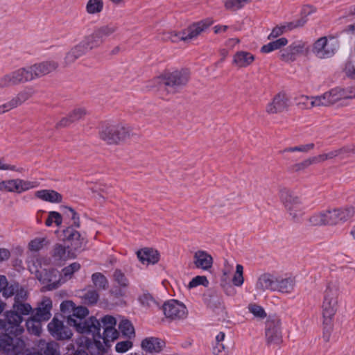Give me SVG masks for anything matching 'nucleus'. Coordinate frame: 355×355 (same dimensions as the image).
Listing matches in <instances>:
<instances>
[{"mask_svg":"<svg viewBox=\"0 0 355 355\" xmlns=\"http://www.w3.org/2000/svg\"><path fill=\"white\" fill-rule=\"evenodd\" d=\"M100 331L98 333L99 336L90 333L89 335H92V338L81 336L76 340L78 349L85 350L88 355H104L107 351L99 339L102 338L105 345H107L110 340L114 341L118 338L119 332L115 327H105L102 335Z\"/></svg>","mask_w":355,"mask_h":355,"instance_id":"1","label":"nucleus"},{"mask_svg":"<svg viewBox=\"0 0 355 355\" xmlns=\"http://www.w3.org/2000/svg\"><path fill=\"white\" fill-rule=\"evenodd\" d=\"M89 314V310L83 306H75L72 314L67 315V323L69 327H73L75 330L81 334H89L92 333L98 334L101 324L94 316L88 319L85 317Z\"/></svg>","mask_w":355,"mask_h":355,"instance_id":"2","label":"nucleus"},{"mask_svg":"<svg viewBox=\"0 0 355 355\" xmlns=\"http://www.w3.org/2000/svg\"><path fill=\"white\" fill-rule=\"evenodd\" d=\"M355 98V85L347 87L346 88L335 87L326 92L320 96L312 97L309 98L308 96H302L301 100H303L302 103L309 107L315 106H328L331 104L339 101L341 99L353 98Z\"/></svg>","mask_w":355,"mask_h":355,"instance_id":"3","label":"nucleus"},{"mask_svg":"<svg viewBox=\"0 0 355 355\" xmlns=\"http://www.w3.org/2000/svg\"><path fill=\"white\" fill-rule=\"evenodd\" d=\"M338 291L336 288L327 286L324 295L322 304L323 334L322 339L327 343L330 340L333 330V320L336 313Z\"/></svg>","mask_w":355,"mask_h":355,"instance_id":"4","label":"nucleus"},{"mask_svg":"<svg viewBox=\"0 0 355 355\" xmlns=\"http://www.w3.org/2000/svg\"><path fill=\"white\" fill-rule=\"evenodd\" d=\"M22 321L23 317L14 309L6 311L4 313V319L0 320V329L4 330L7 334L1 343L8 350L15 349V338L10 335L17 336L23 333L24 328L20 325Z\"/></svg>","mask_w":355,"mask_h":355,"instance_id":"5","label":"nucleus"},{"mask_svg":"<svg viewBox=\"0 0 355 355\" xmlns=\"http://www.w3.org/2000/svg\"><path fill=\"white\" fill-rule=\"evenodd\" d=\"M355 214V209L352 206L327 210L314 214L309 218L313 225H335L340 222H345Z\"/></svg>","mask_w":355,"mask_h":355,"instance_id":"6","label":"nucleus"},{"mask_svg":"<svg viewBox=\"0 0 355 355\" xmlns=\"http://www.w3.org/2000/svg\"><path fill=\"white\" fill-rule=\"evenodd\" d=\"M189 78V70L183 68L173 71H164L155 79V82L158 84L159 89H165L168 93H175L187 84Z\"/></svg>","mask_w":355,"mask_h":355,"instance_id":"7","label":"nucleus"},{"mask_svg":"<svg viewBox=\"0 0 355 355\" xmlns=\"http://www.w3.org/2000/svg\"><path fill=\"white\" fill-rule=\"evenodd\" d=\"M340 33L329 35L318 38L312 47L313 53L320 59L333 57L340 49Z\"/></svg>","mask_w":355,"mask_h":355,"instance_id":"8","label":"nucleus"},{"mask_svg":"<svg viewBox=\"0 0 355 355\" xmlns=\"http://www.w3.org/2000/svg\"><path fill=\"white\" fill-rule=\"evenodd\" d=\"M98 134L100 138L107 144H118L130 137V130L120 124L104 123Z\"/></svg>","mask_w":355,"mask_h":355,"instance_id":"9","label":"nucleus"},{"mask_svg":"<svg viewBox=\"0 0 355 355\" xmlns=\"http://www.w3.org/2000/svg\"><path fill=\"white\" fill-rule=\"evenodd\" d=\"M62 241L69 250V253L74 256L75 254L81 252L86 248L87 239L73 227H67L62 230Z\"/></svg>","mask_w":355,"mask_h":355,"instance_id":"10","label":"nucleus"},{"mask_svg":"<svg viewBox=\"0 0 355 355\" xmlns=\"http://www.w3.org/2000/svg\"><path fill=\"white\" fill-rule=\"evenodd\" d=\"M214 21L211 18H207L199 21L193 23L187 27L179 32L171 33L170 39L173 42L179 41H188L197 37L202 31L209 28Z\"/></svg>","mask_w":355,"mask_h":355,"instance_id":"11","label":"nucleus"},{"mask_svg":"<svg viewBox=\"0 0 355 355\" xmlns=\"http://www.w3.org/2000/svg\"><path fill=\"white\" fill-rule=\"evenodd\" d=\"M279 198L293 220L299 222L302 215L300 212L302 210V203L300 198L286 188L280 189Z\"/></svg>","mask_w":355,"mask_h":355,"instance_id":"12","label":"nucleus"},{"mask_svg":"<svg viewBox=\"0 0 355 355\" xmlns=\"http://www.w3.org/2000/svg\"><path fill=\"white\" fill-rule=\"evenodd\" d=\"M265 336L268 345L282 342V321L276 315H269L266 322Z\"/></svg>","mask_w":355,"mask_h":355,"instance_id":"13","label":"nucleus"},{"mask_svg":"<svg viewBox=\"0 0 355 355\" xmlns=\"http://www.w3.org/2000/svg\"><path fill=\"white\" fill-rule=\"evenodd\" d=\"M313 10L309 6H304L300 11V17L299 19L287 22L284 25L275 26L268 35L269 40L276 38L282 35L286 30L291 31L293 29L302 27L308 21L307 17L310 15Z\"/></svg>","mask_w":355,"mask_h":355,"instance_id":"14","label":"nucleus"},{"mask_svg":"<svg viewBox=\"0 0 355 355\" xmlns=\"http://www.w3.org/2000/svg\"><path fill=\"white\" fill-rule=\"evenodd\" d=\"M34 80L31 67H21L0 78V87L16 85Z\"/></svg>","mask_w":355,"mask_h":355,"instance_id":"15","label":"nucleus"},{"mask_svg":"<svg viewBox=\"0 0 355 355\" xmlns=\"http://www.w3.org/2000/svg\"><path fill=\"white\" fill-rule=\"evenodd\" d=\"M50 335L56 340H69L73 336L71 329L67 324L54 317L47 325Z\"/></svg>","mask_w":355,"mask_h":355,"instance_id":"16","label":"nucleus"},{"mask_svg":"<svg viewBox=\"0 0 355 355\" xmlns=\"http://www.w3.org/2000/svg\"><path fill=\"white\" fill-rule=\"evenodd\" d=\"M164 315L171 320H180L187 316V307L177 300H170L162 305Z\"/></svg>","mask_w":355,"mask_h":355,"instance_id":"17","label":"nucleus"},{"mask_svg":"<svg viewBox=\"0 0 355 355\" xmlns=\"http://www.w3.org/2000/svg\"><path fill=\"white\" fill-rule=\"evenodd\" d=\"M58 273V272L53 268L38 272L36 276L40 282L44 285V291H52L60 286V277L57 279Z\"/></svg>","mask_w":355,"mask_h":355,"instance_id":"18","label":"nucleus"},{"mask_svg":"<svg viewBox=\"0 0 355 355\" xmlns=\"http://www.w3.org/2000/svg\"><path fill=\"white\" fill-rule=\"evenodd\" d=\"M116 31V27L113 24H108L96 28L92 35L87 36L92 44V47L98 46Z\"/></svg>","mask_w":355,"mask_h":355,"instance_id":"19","label":"nucleus"},{"mask_svg":"<svg viewBox=\"0 0 355 355\" xmlns=\"http://www.w3.org/2000/svg\"><path fill=\"white\" fill-rule=\"evenodd\" d=\"M204 300L207 307L216 314L222 317L226 314L223 300L217 295L215 291H211L205 295Z\"/></svg>","mask_w":355,"mask_h":355,"instance_id":"20","label":"nucleus"},{"mask_svg":"<svg viewBox=\"0 0 355 355\" xmlns=\"http://www.w3.org/2000/svg\"><path fill=\"white\" fill-rule=\"evenodd\" d=\"M6 191L21 193L38 186L37 182H31L21 179L6 180Z\"/></svg>","mask_w":355,"mask_h":355,"instance_id":"21","label":"nucleus"},{"mask_svg":"<svg viewBox=\"0 0 355 355\" xmlns=\"http://www.w3.org/2000/svg\"><path fill=\"white\" fill-rule=\"evenodd\" d=\"M165 346L164 340L154 336L146 337L141 343V349L148 353H159Z\"/></svg>","mask_w":355,"mask_h":355,"instance_id":"22","label":"nucleus"},{"mask_svg":"<svg viewBox=\"0 0 355 355\" xmlns=\"http://www.w3.org/2000/svg\"><path fill=\"white\" fill-rule=\"evenodd\" d=\"M34 79L44 76L58 67V63L54 60H47L31 66Z\"/></svg>","mask_w":355,"mask_h":355,"instance_id":"23","label":"nucleus"},{"mask_svg":"<svg viewBox=\"0 0 355 355\" xmlns=\"http://www.w3.org/2000/svg\"><path fill=\"white\" fill-rule=\"evenodd\" d=\"M194 263L198 268L207 270L212 267L213 258L204 250H198L194 254Z\"/></svg>","mask_w":355,"mask_h":355,"instance_id":"24","label":"nucleus"},{"mask_svg":"<svg viewBox=\"0 0 355 355\" xmlns=\"http://www.w3.org/2000/svg\"><path fill=\"white\" fill-rule=\"evenodd\" d=\"M137 258L144 264H155L159 260V254L157 250L144 248L137 252Z\"/></svg>","mask_w":355,"mask_h":355,"instance_id":"25","label":"nucleus"},{"mask_svg":"<svg viewBox=\"0 0 355 355\" xmlns=\"http://www.w3.org/2000/svg\"><path fill=\"white\" fill-rule=\"evenodd\" d=\"M303 51V46L293 43L287 48L280 51L279 58L285 62H293L296 60L297 54Z\"/></svg>","mask_w":355,"mask_h":355,"instance_id":"26","label":"nucleus"},{"mask_svg":"<svg viewBox=\"0 0 355 355\" xmlns=\"http://www.w3.org/2000/svg\"><path fill=\"white\" fill-rule=\"evenodd\" d=\"M276 280L277 277L269 273H264L259 277L256 288L261 291L270 290L275 291L277 285Z\"/></svg>","mask_w":355,"mask_h":355,"instance_id":"27","label":"nucleus"},{"mask_svg":"<svg viewBox=\"0 0 355 355\" xmlns=\"http://www.w3.org/2000/svg\"><path fill=\"white\" fill-rule=\"evenodd\" d=\"M35 196L43 201L51 203H60L62 201L63 198L62 194L52 189H42L37 191Z\"/></svg>","mask_w":355,"mask_h":355,"instance_id":"28","label":"nucleus"},{"mask_svg":"<svg viewBox=\"0 0 355 355\" xmlns=\"http://www.w3.org/2000/svg\"><path fill=\"white\" fill-rule=\"evenodd\" d=\"M254 60V56L250 52L240 51H237L233 59V63L239 67H247Z\"/></svg>","mask_w":355,"mask_h":355,"instance_id":"29","label":"nucleus"},{"mask_svg":"<svg viewBox=\"0 0 355 355\" xmlns=\"http://www.w3.org/2000/svg\"><path fill=\"white\" fill-rule=\"evenodd\" d=\"M286 107L287 99L284 95L278 94L274 97L272 102L267 106L266 111L270 114H275L282 112Z\"/></svg>","mask_w":355,"mask_h":355,"instance_id":"30","label":"nucleus"},{"mask_svg":"<svg viewBox=\"0 0 355 355\" xmlns=\"http://www.w3.org/2000/svg\"><path fill=\"white\" fill-rule=\"evenodd\" d=\"M42 307H38L34 313L32 314L36 319L40 321H47L51 317V309L52 308V302L50 299H47L42 303Z\"/></svg>","mask_w":355,"mask_h":355,"instance_id":"31","label":"nucleus"},{"mask_svg":"<svg viewBox=\"0 0 355 355\" xmlns=\"http://www.w3.org/2000/svg\"><path fill=\"white\" fill-rule=\"evenodd\" d=\"M52 257L55 261H65L68 259L76 258L77 254H75L74 256H72L69 253V250L65 244L56 243L53 250Z\"/></svg>","mask_w":355,"mask_h":355,"instance_id":"32","label":"nucleus"},{"mask_svg":"<svg viewBox=\"0 0 355 355\" xmlns=\"http://www.w3.org/2000/svg\"><path fill=\"white\" fill-rule=\"evenodd\" d=\"M287 44L288 40L286 37H281L262 46L260 51L261 53H268L285 46Z\"/></svg>","mask_w":355,"mask_h":355,"instance_id":"33","label":"nucleus"},{"mask_svg":"<svg viewBox=\"0 0 355 355\" xmlns=\"http://www.w3.org/2000/svg\"><path fill=\"white\" fill-rule=\"evenodd\" d=\"M27 330L32 334L40 336L42 332V322L32 315L26 321Z\"/></svg>","mask_w":355,"mask_h":355,"instance_id":"34","label":"nucleus"},{"mask_svg":"<svg viewBox=\"0 0 355 355\" xmlns=\"http://www.w3.org/2000/svg\"><path fill=\"white\" fill-rule=\"evenodd\" d=\"M277 286L275 287V291H280L282 293H290L294 286V280L293 279L288 278H277L276 280Z\"/></svg>","mask_w":355,"mask_h":355,"instance_id":"35","label":"nucleus"},{"mask_svg":"<svg viewBox=\"0 0 355 355\" xmlns=\"http://www.w3.org/2000/svg\"><path fill=\"white\" fill-rule=\"evenodd\" d=\"M94 48V47H92V44L90 40H88V37H86L85 40H83L81 42L75 46L71 49L79 58L80 56L85 54L88 51L92 50Z\"/></svg>","mask_w":355,"mask_h":355,"instance_id":"36","label":"nucleus"},{"mask_svg":"<svg viewBox=\"0 0 355 355\" xmlns=\"http://www.w3.org/2000/svg\"><path fill=\"white\" fill-rule=\"evenodd\" d=\"M119 329L123 335L127 338H131L135 336V328L132 322L128 319L121 320L119 324Z\"/></svg>","mask_w":355,"mask_h":355,"instance_id":"37","label":"nucleus"},{"mask_svg":"<svg viewBox=\"0 0 355 355\" xmlns=\"http://www.w3.org/2000/svg\"><path fill=\"white\" fill-rule=\"evenodd\" d=\"M94 285L98 289L106 290L108 287V281L106 277L101 272H94L92 275Z\"/></svg>","mask_w":355,"mask_h":355,"instance_id":"38","label":"nucleus"},{"mask_svg":"<svg viewBox=\"0 0 355 355\" xmlns=\"http://www.w3.org/2000/svg\"><path fill=\"white\" fill-rule=\"evenodd\" d=\"M103 8V0H89L86 5V11L92 15L101 12Z\"/></svg>","mask_w":355,"mask_h":355,"instance_id":"39","label":"nucleus"},{"mask_svg":"<svg viewBox=\"0 0 355 355\" xmlns=\"http://www.w3.org/2000/svg\"><path fill=\"white\" fill-rule=\"evenodd\" d=\"M12 309L17 311V314H20L21 317L22 315H29L33 311L32 307L29 304L23 303L21 302L14 303Z\"/></svg>","mask_w":355,"mask_h":355,"instance_id":"40","label":"nucleus"},{"mask_svg":"<svg viewBox=\"0 0 355 355\" xmlns=\"http://www.w3.org/2000/svg\"><path fill=\"white\" fill-rule=\"evenodd\" d=\"M40 352L42 355H60L59 347L54 342L46 343L44 348L40 349Z\"/></svg>","mask_w":355,"mask_h":355,"instance_id":"41","label":"nucleus"},{"mask_svg":"<svg viewBox=\"0 0 355 355\" xmlns=\"http://www.w3.org/2000/svg\"><path fill=\"white\" fill-rule=\"evenodd\" d=\"M53 222L57 226L60 225L62 223V217L59 212L51 211L49 213L48 218L45 221V225L47 227H50L52 225Z\"/></svg>","mask_w":355,"mask_h":355,"instance_id":"42","label":"nucleus"},{"mask_svg":"<svg viewBox=\"0 0 355 355\" xmlns=\"http://www.w3.org/2000/svg\"><path fill=\"white\" fill-rule=\"evenodd\" d=\"M209 281L206 276L204 275H198L193 277L188 284V288L191 289L196 288L198 286H203L205 287H207L209 286Z\"/></svg>","mask_w":355,"mask_h":355,"instance_id":"43","label":"nucleus"},{"mask_svg":"<svg viewBox=\"0 0 355 355\" xmlns=\"http://www.w3.org/2000/svg\"><path fill=\"white\" fill-rule=\"evenodd\" d=\"M248 310H249L250 313H252L254 315V316L256 318H258L260 319H263L267 316L264 309L259 304H249Z\"/></svg>","mask_w":355,"mask_h":355,"instance_id":"44","label":"nucleus"},{"mask_svg":"<svg viewBox=\"0 0 355 355\" xmlns=\"http://www.w3.org/2000/svg\"><path fill=\"white\" fill-rule=\"evenodd\" d=\"M139 301L143 306L150 307L155 305L159 306V304L149 293H144L142 295L139 296Z\"/></svg>","mask_w":355,"mask_h":355,"instance_id":"45","label":"nucleus"},{"mask_svg":"<svg viewBox=\"0 0 355 355\" xmlns=\"http://www.w3.org/2000/svg\"><path fill=\"white\" fill-rule=\"evenodd\" d=\"M243 267L241 264H237L236 266V272L232 278V283L236 286H241L243 284Z\"/></svg>","mask_w":355,"mask_h":355,"instance_id":"46","label":"nucleus"},{"mask_svg":"<svg viewBox=\"0 0 355 355\" xmlns=\"http://www.w3.org/2000/svg\"><path fill=\"white\" fill-rule=\"evenodd\" d=\"M248 1L249 0H227L225 6L228 10H239L243 8L245 3Z\"/></svg>","mask_w":355,"mask_h":355,"instance_id":"47","label":"nucleus"},{"mask_svg":"<svg viewBox=\"0 0 355 355\" xmlns=\"http://www.w3.org/2000/svg\"><path fill=\"white\" fill-rule=\"evenodd\" d=\"M80 268V264L78 262H73L69 265L68 266L64 267L62 270V275L66 278H70L71 275L76 271L79 270Z\"/></svg>","mask_w":355,"mask_h":355,"instance_id":"48","label":"nucleus"},{"mask_svg":"<svg viewBox=\"0 0 355 355\" xmlns=\"http://www.w3.org/2000/svg\"><path fill=\"white\" fill-rule=\"evenodd\" d=\"M63 209L69 210V214H71V220L73 221L68 227H73V228L78 229L80 227V221L79 214L71 207L64 206Z\"/></svg>","mask_w":355,"mask_h":355,"instance_id":"49","label":"nucleus"},{"mask_svg":"<svg viewBox=\"0 0 355 355\" xmlns=\"http://www.w3.org/2000/svg\"><path fill=\"white\" fill-rule=\"evenodd\" d=\"M113 277H114V281L116 282L120 286L123 287V288H125L128 286V280L126 278L124 273H123L121 270H119V269L115 270V271L114 272Z\"/></svg>","mask_w":355,"mask_h":355,"instance_id":"50","label":"nucleus"},{"mask_svg":"<svg viewBox=\"0 0 355 355\" xmlns=\"http://www.w3.org/2000/svg\"><path fill=\"white\" fill-rule=\"evenodd\" d=\"M86 114V111L83 108L74 109L68 116L70 118L71 122L73 123L82 119Z\"/></svg>","mask_w":355,"mask_h":355,"instance_id":"51","label":"nucleus"},{"mask_svg":"<svg viewBox=\"0 0 355 355\" xmlns=\"http://www.w3.org/2000/svg\"><path fill=\"white\" fill-rule=\"evenodd\" d=\"M45 241L46 239L44 238H37L32 240L28 244L30 250L38 252L43 248Z\"/></svg>","mask_w":355,"mask_h":355,"instance_id":"52","label":"nucleus"},{"mask_svg":"<svg viewBox=\"0 0 355 355\" xmlns=\"http://www.w3.org/2000/svg\"><path fill=\"white\" fill-rule=\"evenodd\" d=\"M75 303L71 300H64L60 304V311L63 314L71 315V313L75 308Z\"/></svg>","mask_w":355,"mask_h":355,"instance_id":"53","label":"nucleus"},{"mask_svg":"<svg viewBox=\"0 0 355 355\" xmlns=\"http://www.w3.org/2000/svg\"><path fill=\"white\" fill-rule=\"evenodd\" d=\"M85 300L88 302L89 304H95L99 299V295L98 292L93 289L88 291L84 296Z\"/></svg>","mask_w":355,"mask_h":355,"instance_id":"54","label":"nucleus"},{"mask_svg":"<svg viewBox=\"0 0 355 355\" xmlns=\"http://www.w3.org/2000/svg\"><path fill=\"white\" fill-rule=\"evenodd\" d=\"M314 148V144L311 143L306 145H301L298 146L289 147L284 150V152H308Z\"/></svg>","mask_w":355,"mask_h":355,"instance_id":"55","label":"nucleus"},{"mask_svg":"<svg viewBox=\"0 0 355 355\" xmlns=\"http://www.w3.org/2000/svg\"><path fill=\"white\" fill-rule=\"evenodd\" d=\"M313 161H312V157L306 159L302 162L295 164L292 166V170L295 172H298L300 171H303L311 164H313Z\"/></svg>","mask_w":355,"mask_h":355,"instance_id":"56","label":"nucleus"},{"mask_svg":"<svg viewBox=\"0 0 355 355\" xmlns=\"http://www.w3.org/2000/svg\"><path fill=\"white\" fill-rule=\"evenodd\" d=\"M19 104V100L13 98L10 101L0 105V114L5 113L6 112L16 107Z\"/></svg>","mask_w":355,"mask_h":355,"instance_id":"57","label":"nucleus"},{"mask_svg":"<svg viewBox=\"0 0 355 355\" xmlns=\"http://www.w3.org/2000/svg\"><path fill=\"white\" fill-rule=\"evenodd\" d=\"M132 347V343L129 340L121 341L116 343L115 349L119 353L126 352Z\"/></svg>","mask_w":355,"mask_h":355,"instance_id":"58","label":"nucleus"},{"mask_svg":"<svg viewBox=\"0 0 355 355\" xmlns=\"http://www.w3.org/2000/svg\"><path fill=\"white\" fill-rule=\"evenodd\" d=\"M101 323L103 329L105 327H115L116 324V320L112 315H106L102 318Z\"/></svg>","mask_w":355,"mask_h":355,"instance_id":"59","label":"nucleus"},{"mask_svg":"<svg viewBox=\"0 0 355 355\" xmlns=\"http://www.w3.org/2000/svg\"><path fill=\"white\" fill-rule=\"evenodd\" d=\"M345 72L348 77L355 79V64L348 61L345 64Z\"/></svg>","mask_w":355,"mask_h":355,"instance_id":"60","label":"nucleus"},{"mask_svg":"<svg viewBox=\"0 0 355 355\" xmlns=\"http://www.w3.org/2000/svg\"><path fill=\"white\" fill-rule=\"evenodd\" d=\"M225 337V334L224 332L220 331L218 334V335L216 336V340L217 343V345H218L217 347L218 349V354H216V355H225V352L223 353V352L220 350L219 347H221L223 349H224V346L223 344H220V342H222Z\"/></svg>","mask_w":355,"mask_h":355,"instance_id":"61","label":"nucleus"},{"mask_svg":"<svg viewBox=\"0 0 355 355\" xmlns=\"http://www.w3.org/2000/svg\"><path fill=\"white\" fill-rule=\"evenodd\" d=\"M72 123L70 121V118L68 116L63 117L59 122L55 125L57 129L66 128L69 126Z\"/></svg>","mask_w":355,"mask_h":355,"instance_id":"62","label":"nucleus"},{"mask_svg":"<svg viewBox=\"0 0 355 355\" xmlns=\"http://www.w3.org/2000/svg\"><path fill=\"white\" fill-rule=\"evenodd\" d=\"M78 56L74 53L72 49H71L66 55L64 61L67 64L74 62L77 59Z\"/></svg>","mask_w":355,"mask_h":355,"instance_id":"63","label":"nucleus"},{"mask_svg":"<svg viewBox=\"0 0 355 355\" xmlns=\"http://www.w3.org/2000/svg\"><path fill=\"white\" fill-rule=\"evenodd\" d=\"M223 288L224 292L228 296H233L236 293V291H235L234 288L233 287V286L230 284H224L223 286Z\"/></svg>","mask_w":355,"mask_h":355,"instance_id":"64","label":"nucleus"}]
</instances>
